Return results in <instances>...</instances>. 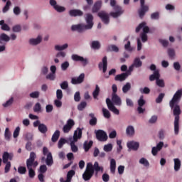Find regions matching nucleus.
Wrapping results in <instances>:
<instances>
[{
  "instance_id": "1",
  "label": "nucleus",
  "mask_w": 182,
  "mask_h": 182,
  "mask_svg": "<svg viewBox=\"0 0 182 182\" xmlns=\"http://www.w3.org/2000/svg\"><path fill=\"white\" fill-rule=\"evenodd\" d=\"M181 97L182 90H178L169 102V106L171 109H173V116H175L173 122L175 134H178V132L180 131V114H181V109L178 103L181 100Z\"/></svg>"
},
{
  "instance_id": "2",
  "label": "nucleus",
  "mask_w": 182,
  "mask_h": 182,
  "mask_svg": "<svg viewBox=\"0 0 182 182\" xmlns=\"http://www.w3.org/2000/svg\"><path fill=\"white\" fill-rule=\"evenodd\" d=\"M103 166H99V162L95 161L94 165L91 162L87 164L86 169L82 174V178L85 180V181H89L92 177H93V175L95 174V176H97V174H99V171H101V173H103Z\"/></svg>"
},
{
  "instance_id": "3",
  "label": "nucleus",
  "mask_w": 182,
  "mask_h": 182,
  "mask_svg": "<svg viewBox=\"0 0 182 182\" xmlns=\"http://www.w3.org/2000/svg\"><path fill=\"white\" fill-rule=\"evenodd\" d=\"M93 19V15L87 13L85 14V22L87 24L73 25L71 29L72 31H76L80 33H82V32H85V31H89L92 29V28H93V25H95Z\"/></svg>"
},
{
  "instance_id": "4",
  "label": "nucleus",
  "mask_w": 182,
  "mask_h": 182,
  "mask_svg": "<svg viewBox=\"0 0 182 182\" xmlns=\"http://www.w3.org/2000/svg\"><path fill=\"white\" fill-rule=\"evenodd\" d=\"M116 0H110V5L112 6L114 11H115V12H111L109 14L112 18H119V16H122L124 14L123 8L119 5H116Z\"/></svg>"
},
{
  "instance_id": "5",
  "label": "nucleus",
  "mask_w": 182,
  "mask_h": 182,
  "mask_svg": "<svg viewBox=\"0 0 182 182\" xmlns=\"http://www.w3.org/2000/svg\"><path fill=\"white\" fill-rule=\"evenodd\" d=\"M79 139H82V129L80 128H77V130L74 132L73 141L70 142L71 150L73 153H76L78 150L77 146L75 144V142L77 141Z\"/></svg>"
},
{
  "instance_id": "6",
  "label": "nucleus",
  "mask_w": 182,
  "mask_h": 182,
  "mask_svg": "<svg viewBox=\"0 0 182 182\" xmlns=\"http://www.w3.org/2000/svg\"><path fill=\"white\" fill-rule=\"evenodd\" d=\"M95 136L98 141H107V134L102 129L95 131Z\"/></svg>"
},
{
  "instance_id": "7",
  "label": "nucleus",
  "mask_w": 182,
  "mask_h": 182,
  "mask_svg": "<svg viewBox=\"0 0 182 182\" xmlns=\"http://www.w3.org/2000/svg\"><path fill=\"white\" fill-rule=\"evenodd\" d=\"M71 59H73L74 62H80L82 66H86L87 63H89V60H87V58H85L77 54H73L71 56Z\"/></svg>"
},
{
  "instance_id": "8",
  "label": "nucleus",
  "mask_w": 182,
  "mask_h": 182,
  "mask_svg": "<svg viewBox=\"0 0 182 182\" xmlns=\"http://www.w3.org/2000/svg\"><path fill=\"white\" fill-rule=\"evenodd\" d=\"M106 103L110 112H112V113H114V114H117V115L120 114V111H119L117 108H116V107L114 106V104H113V102H112V100H110V98L106 99Z\"/></svg>"
},
{
  "instance_id": "9",
  "label": "nucleus",
  "mask_w": 182,
  "mask_h": 182,
  "mask_svg": "<svg viewBox=\"0 0 182 182\" xmlns=\"http://www.w3.org/2000/svg\"><path fill=\"white\" fill-rule=\"evenodd\" d=\"M98 16L105 25H109V23H110V17H109V14L106 13V11L99 12Z\"/></svg>"
},
{
  "instance_id": "10",
  "label": "nucleus",
  "mask_w": 182,
  "mask_h": 182,
  "mask_svg": "<svg viewBox=\"0 0 182 182\" xmlns=\"http://www.w3.org/2000/svg\"><path fill=\"white\" fill-rule=\"evenodd\" d=\"M50 5L53 6V8L57 12L62 13L66 11V8L62 6L58 5V2H56L55 0H50Z\"/></svg>"
},
{
  "instance_id": "11",
  "label": "nucleus",
  "mask_w": 182,
  "mask_h": 182,
  "mask_svg": "<svg viewBox=\"0 0 182 182\" xmlns=\"http://www.w3.org/2000/svg\"><path fill=\"white\" fill-rule=\"evenodd\" d=\"M73 126H75V121L72 119H68L67 124L63 128V133H69Z\"/></svg>"
},
{
  "instance_id": "12",
  "label": "nucleus",
  "mask_w": 182,
  "mask_h": 182,
  "mask_svg": "<svg viewBox=\"0 0 182 182\" xmlns=\"http://www.w3.org/2000/svg\"><path fill=\"white\" fill-rule=\"evenodd\" d=\"M85 82V73H81L77 77H73L71 79L72 85H80Z\"/></svg>"
},
{
  "instance_id": "13",
  "label": "nucleus",
  "mask_w": 182,
  "mask_h": 182,
  "mask_svg": "<svg viewBox=\"0 0 182 182\" xmlns=\"http://www.w3.org/2000/svg\"><path fill=\"white\" fill-rule=\"evenodd\" d=\"M143 29V33L147 34L149 33L150 28L149 26H146V22H142L136 28V33H139L140 32V30Z\"/></svg>"
},
{
  "instance_id": "14",
  "label": "nucleus",
  "mask_w": 182,
  "mask_h": 182,
  "mask_svg": "<svg viewBox=\"0 0 182 182\" xmlns=\"http://www.w3.org/2000/svg\"><path fill=\"white\" fill-rule=\"evenodd\" d=\"M35 159H36V154L35 152H31L30 153V157L26 161V166H28V161H32L31 162V167L33 166V168L38 167V165L39 164L37 161H35Z\"/></svg>"
},
{
  "instance_id": "15",
  "label": "nucleus",
  "mask_w": 182,
  "mask_h": 182,
  "mask_svg": "<svg viewBox=\"0 0 182 182\" xmlns=\"http://www.w3.org/2000/svg\"><path fill=\"white\" fill-rule=\"evenodd\" d=\"M98 67L100 70L102 69L103 73H106V72L107 71V56H105L102 58V62L99 63Z\"/></svg>"
},
{
  "instance_id": "16",
  "label": "nucleus",
  "mask_w": 182,
  "mask_h": 182,
  "mask_svg": "<svg viewBox=\"0 0 182 182\" xmlns=\"http://www.w3.org/2000/svg\"><path fill=\"white\" fill-rule=\"evenodd\" d=\"M2 159L3 163H11V161H8V160H14V153H9L8 151H5L3 153Z\"/></svg>"
},
{
  "instance_id": "17",
  "label": "nucleus",
  "mask_w": 182,
  "mask_h": 182,
  "mask_svg": "<svg viewBox=\"0 0 182 182\" xmlns=\"http://www.w3.org/2000/svg\"><path fill=\"white\" fill-rule=\"evenodd\" d=\"M112 103L116 106H122V98L117 94L112 95Z\"/></svg>"
},
{
  "instance_id": "18",
  "label": "nucleus",
  "mask_w": 182,
  "mask_h": 182,
  "mask_svg": "<svg viewBox=\"0 0 182 182\" xmlns=\"http://www.w3.org/2000/svg\"><path fill=\"white\" fill-rule=\"evenodd\" d=\"M27 168L28 170V176L30 178H33L36 176L35 171L32 168V161H28Z\"/></svg>"
},
{
  "instance_id": "19",
  "label": "nucleus",
  "mask_w": 182,
  "mask_h": 182,
  "mask_svg": "<svg viewBox=\"0 0 182 182\" xmlns=\"http://www.w3.org/2000/svg\"><path fill=\"white\" fill-rule=\"evenodd\" d=\"M127 73H123L122 74L117 75L114 77V80H116L117 82H124V80H126V79H127Z\"/></svg>"
},
{
  "instance_id": "20",
  "label": "nucleus",
  "mask_w": 182,
  "mask_h": 182,
  "mask_svg": "<svg viewBox=\"0 0 182 182\" xmlns=\"http://www.w3.org/2000/svg\"><path fill=\"white\" fill-rule=\"evenodd\" d=\"M158 79H160V72L157 70L149 76V80L150 82H154V80H156V82Z\"/></svg>"
},
{
  "instance_id": "21",
  "label": "nucleus",
  "mask_w": 182,
  "mask_h": 182,
  "mask_svg": "<svg viewBox=\"0 0 182 182\" xmlns=\"http://www.w3.org/2000/svg\"><path fill=\"white\" fill-rule=\"evenodd\" d=\"M71 16H83V11L79 9H73L69 11Z\"/></svg>"
},
{
  "instance_id": "22",
  "label": "nucleus",
  "mask_w": 182,
  "mask_h": 182,
  "mask_svg": "<svg viewBox=\"0 0 182 182\" xmlns=\"http://www.w3.org/2000/svg\"><path fill=\"white\" fill-rule=\"evenodd\" d=\"M42 42V36H38L36 38H31L29 40L30 45L36 46L39 45V43Z\"/></svg>"
},
{
  "instance_id": "23",
  "label": "nucleus",
  "mask_w": 182,
  "mask_h": 182,
  "mask_svg": "<svg viewBox=\"0 0 182 182\" xmlns=\"http://www.w3.org/2000/svg\"><path fill=\"white\" fill-rule=\"evenodd\" d=\"M100 8H102V1L95 2L92 7V13L96 14V12H99V11H100Z\"/></svg>"
},
{
  "instance_id": "24",
  "label": "nucleus",
  "mask_w": 182,
  "mask_h": 182,
  "mask_svg": "<svg viewBox=\"0 0 182 182\" xmlns=\"http://www.w3.org/2000/svg\"><path fill=\"white\" fill-rule=\"evenodd\" d=\"M59 137H60V131L57 129L53 133V134L51 137V141H53V143H56V141H58V140H59Z\"/></svg>"
},
{
  "instance_id": "25",
  "label": "nucleus",
  "mask_w": 182,
  "mask_h": 182,
  "mask_svg": "<svg viewBox=\"0 0 182 182\" xmlns=\"http://www.w3.org/2000/svg\"><path fill=\"white\" fill-rule=\"evenodd\" d=\"M174 161V170L175 171H178L181 168V161L179 159L176 158L173 159Z\"/></svg>"
},
{
  "instance_id": "26",
  "label": "nucleus",
  "mask_w": 182,
  "mask_h": 182,
  "mask_svg": "<svg viewBox=\"0 0 182 182\" xmlns=\"http://www.w3.org/2000/svg\"><path fill=\"white\" fill-rule=\"evenodd\" d=\"M109 168L112 174H114V173H116V160L114 159L110 160Z\"/></svg>"
},
{
  "instance_id": "27",
  "label": "nucleus",
  "mask_w": 182,
  "mask_h": 182,
  "mask_svg": "<svg viewBox=\"0 0 182 182\" xmlns=\"http://www.w3.org/2000/svg\"><path fill=\"white\" fill-rule=\"evenodd\" d=\"M128 149H132V150H137L139 149V143L134 141H130L127 144Z\"/></svg>"
},
{
  "instance_id": "28",
  "label": "nucleus",
  "mask_w": 182,
  "mask_h": 182,
  "mask_svg": "<svg viewBox=\"0 0 182 182\" xmlns=\"http://www.w3.org/2000/svg\"><path fill=\"white\" fill-rule=\"evenodd\" d=\"M92 146H93V141H90L89 142L87 141H85L84 143L85 151H89V150H90V149L92 148Z\"/></svg>"
},
{
  "instance_id": "29",
  "label": "nucleus",
  "mask_w": 182,
  "mask_h": 182,
  "mask_svg": "<svg viewBox=\"0 0 182 182\" xmlns=\"http://www.w3.org/2000/svg\"><path fill=\"white\" fill-rule=\"evenodd\" d=\"M46 163L47 166H50L53 164V158L52 157V154L48 153L47 155V159L46 160Z\"/></svg>"
},
{
  "instance_id": "30",
  "label": "nucleus",
  "mask_w": 182,
  "mask_h": 182,
  "mask_svg": "<svg viewBox=\"0 0 182 182\" xmlns=\"http://www.w3.org/2000/svg\"><path fill=\"white\" fill-rule=\"evenodd\" d=\"M126 134L127 136H134V127L132 125H129L127 127Z\"/></svg>"
},
{
  "instance_id": "31",
  "label": "nucleus",
  "mask_w": 182,
  "mask_h": 182,
  "mask_svg": "<svg viewBox=\"0 0 182 182\" xmlns=\"http://www.w3.org/2000/svg\"><path fill=\"white\" fill-rule=\"evenodd\" d=\"M107 52H119V47L116 45H109L107 48Z\"/></svg>"
},
{
  "instance_id": "32",
  "label": "nucleus",
  "mask_w": 182,
  "mask_h": 182,
  "mask_svg": "<svg viewBox=\"0 0 182 182\" xmlns=\"http://www.w3.org/2000/svg\"><path fill=\"white\" fill-rule=\"evenodd\" d=\"M142 65H143V62L140 60L139 58H136L134 59L133 63V66H134V68H141Z\"/></svg>"
},
{
  "instance_id": "33",
  "label": "nucleus",
  "mask_w": 182,
  "mask_h": 182,
  "mask_svg": "<svg viewBox=\"0 0 182 182\" xmlns=\"http://www.w3.org/2000/svg\"><path fill=\"white\" fill-rule=\"evenodd\" d=\"M38 130L40 133H42L43 134H45L48 132V127L45 125V124H41L38 126Z\"/></svg>"
},
{
  "instance_id": "34",
  "label": "nucleus",
  "mask_w": 182,
  "mask_h": 182,
  "mask_svg": "<svg viewBox=\"0 0 182 182\" xmlns=\"http://www.w3.org/2000/svg\"><path fill=\"white\" fill-rule=\"evenodd\" d=\"M147 11H149V7H141V9L139 10V17L143 18V16L146 15Z\"/></svg>"
},
{
  "instance_id": "35",
  "label": "nucleus",
  "mask_w": 182,
  "mask_h": 182,
  "mask_svg": "<svg viewBox=\"0 0 182 182\" xmlns=\"http://www.w3.org/2000/svg\"><path fill=\"white\" fill-rule=\"evenodd\" d=\"M99 93H100V87H99V85H96L95 89L92 92L94 99H98L97 97L99 96Z\"/></svg>"
},
{
  "instance_id": "36",
  "label": "nucleus",
  "mask_w": 182,
  "mask_h": 182,
  "mask_svg": "<svg viewBox=\"0 0 182 182\" xmlns=\"http://www.w3.org/2000/svg\"><path fill=\"white\" fill-rule=\"evenodd\" d=\"M11 5H12V2H11V1L8 0L6 3V5L3 8V10H2L3 13L6 14V12H8L9 11V8Z\"/></svg>"
},
{
  "instance_id": "37",
  "label": "nucleus",
  "mask_w": 182,
  "mask_h": 182,
  "mask_svg": "<svg viewBox=\"0 0 182 182\" xmlns=\"http://www.w3.org/2000/svg\"><path fill=\"white\" fill-rule=\"evenodd\" d=\"M100 46V42H99L98 41H94L91 43V48L95 50H99Z\"/></svg>"
},
{
  "instance_id": "38",
  "label": "nucleus",
  "mask_w": 182,
  "mask_h": 182,
  "mask_svg": "<svg viewBox=\"0 0 182 182\" xmlns=\"http://www.w3.org/2000/svg\"><path fill=\"white\" fill-rule=\"evenodd\" d=\"M132 89V84H130V82H127L126 85H124L122 87V92L123 93H127V92H129V90H130Z\"/></svg>"
},
{
  "instance_id": "39",
  "label": "nucleus",
  "mask_w": 182,
  "mask_h": 182,
  "mask_svg": "<svg viewBox=\"0 0 182 182\" xmlns=\"http://www.w3.org/2000/svg\"><path fill=\"white\" fill-rule=\"evenodd\" d=\"M69 46V45H68V43H65L63 46H55V50H65V49H68V47Z\"/></svg>"
},
{
  "instance_id": "40",
  "label": "nucleus",
  "mask_w": 182,
  "mask_h": 182,
  "mask_svg": "<svg viewBox=\"0 0 182 182\" xmlns=\"http://www.w3.org/2000/svg\"><path fill=\"white\" fill-rule=\"evenodd\" d=\"M139 164L144 166V167H149V166H150V163H149V161H147L146 158H141L139 160Z\"/></svg>"
},
{
  "instance_id": "41",
  "label": "nucleus",
  "mask_w": 182,
  "mask_h": 182,
  "mask_svg": "<svg viewBox=\"0 0 182 182\" xmlns=\"http://www.w3.org/2000/svg\"><path fill=\"white\" fill-rule=\"evenodd\" d=\"M102 113H103V116H104V117H105V119H110V117H111L110 112H109V110H107V109L102 108Z\"/></svg>"
},
{
  "instance_id": "42",
  "label": "nucleus",
  "mask_w": 182,
  "mask_h": 182,
  "mask_svg": "<svg viewBox=\"0 0 182 182\" xmlns=\"http://www.w3.org/2000/svg\"><path fill=\"white\" fill-rule=\"evenodd\" d=\"M156 86H159V87H164L166 86V84L164 83V80H161L160 78H158L156 81Z\"/></svg>"
},
{
  "instance_id": "43",
  "label": "nucleus",
  "mask_w": 182,
  "mask_h": 182,
  "mask_svg": "<svg viewBox=\"0 0 182 182\" xmlns=\"http://www.w3.org/2000/svg\"><path fill=\"white\" fill-rule=\"evenodd\" d=\"M6 140H11V132H9V128H6L5 133H4Z\"/></svg>"
},
{
  "instance_id": "44",
  "label": "nucleus",
  "mask_w": 182,
  "mask_h": 182,
  "mask_svg": "<svg viewBox=\"0 0 182 182\" xmlns=\"http://www.w3.org/2000/svg\"><path fill=\"white\" fill-rule=\"evenodd\" d=\"M112 150H113V145H112V144H108L104 146V151L107 153L109 151H112Z\"/></svg>"
},
{
  "instance_id": "45",
  "label": "nucleus",
  "mask_w": 182,
  "mask_h": 182,
  "mask_svg": "<svg viewBox=\"0 0 182 182\" xmlns=\"http://www.w3.org/2000/svg\"><path fill=\"white\" fill-rule=\"evenodd\" d=\"M164 96H166L164 93L159 94L158 97L156 99V103H161V102H163V99H164Z\"/></svg>"
},
{
  "instance_id": "46",
  "label": "nucleus",
  "mask_w": 182,
  "mask_h": 182,
  "mask_svg": "<svg viewBox=\"0 0 182 182\" xmlns=\"http://www.w3.org/2000/svg\"><path fill=\"white\" fill-rule=\"evenodd\" d=\"M87 105V103H86V102H81L80 104L78 105L77 106V109L80 111L83 110V109H85L86 107V106Z\"/></svg>"
},
{
  "instance_id": "47",
  "label": "nucleus",
  "mask_w": 182,
  "mask_h": 182,
  "mask_svg": "<svg viewBox=\"0 0 182 182\" xmlns=\"http://www.w3.org/2000/svg\"><path fill=\"white\" fill-rule=\"evenodd\" d=\"M14 103V97L10 98L6 103L3 104L4 107H9Z\"/></svg>"
},
{
  "instance_id": "48",
  "label": "nucleus",
  "mask_w": 182,
  "mask_h": 182,
  "mask_svg": "<svg viewBox=\"0 0 182 182\" xmlns=\"http://www.w3.org/2000/svg\"><path fill=\"white\" fill-rule=\"evenodd\" d=\"M56 96L58 100H62V98L63 97V92H62V90H57Z\"/></svg>"
},
{
  "instance_id": "49",
  "label": "nucleus",
  "mask_w": 182,
  "mask_h": 182,
  "mask_svg": "<svg viewBox=\"0 0 182 182\" xmlns=\"http://www.w3.org/2000/svg\"><path fill=\"white\" fill-rule=\"evenodd\" d=\"M21 132V127H17L13 134V136L14 139H16V137H18L19 136V133Z\"/></svg>"
},
{
  "instance_id": "50",
  "label": "nucleus",
  "mask_w": 182,
  "mask_h": 182,
  "mask_svg": "<svg viewBox=\"0 0 182 182\" xmlns=\"http://www.w3.org/2000/svg\"><path fill=\"white\" fill-rule=\"evenodd\" d=\"M160 18V13L154 12L151 14V19L157 20Z\"/></svg>"
},
{
  "instance_id": "51",
  "label": "nucleus",
  "mask_w": 182,
  "mask_h": 182,
  "mask_svg": "<svg viewBox=\"0 0 182 182\" xmlns=\"http://www.w3.org/2000/svg\"><path fill=\"white\" fill-rule=\"evenodd\" d=\"M40 92L39 91H36L30 93V97L32 99H38L39 97Z\"/></svg>"
},
{
  "instance_id": "52",
  "label": "nucleus",
  "mask_w": 182,
  "mask_h": 182,
  "mask_svg": "<svg viewBox=\"0 0 182 182\" xmlns=\"http://www.w3.org/2000/svg\"><path fill=\"white\" fill-rule=\"evenodd\" d=\"M13 12L14 15H16V16H18V15H21V7L15 6L13 9Z\"/></svg>"
},
{
  "instance_id": "53",
  "label": "nucleus",
  "mask_w": 182,
  "mask_h": 182,
  "mask_svg": "<svg viewBox=\"0 0 182 182\" xmlns=\"http://www.w3.org/2000/svg\"><path fill=\"white\" fill-rule=\"evenodd\" d=\"M18 173H19V174H26V167H25V166H19L18 168Z\"/></svg>"
},
{
  "instance_id": "54",
  "label": "nucleus",
  "mask_w": 182,
  "mask_h": 182,
  "mask_svg": "<svg viewBox=\"0 0 182 182\" xmlns=\"http://www.w3.org/2000/svg\"><path fill=\"white\" fill-rule=\"evenodd\" d=\"M66 143V139L65 138H61L58 141V149H62L63 147V144Z\"/></svg>"
},
{
  "instance_id": "55",
  "label": "nucleus",
  "mask_w": 182,
  "mask_h": 182,
  "mask_svg": "<svg viewBox=\"0 0 182 182\" xmlns=\"http://www.w3.org/2000/svg\"><path fill=\"white\" fill-rule=\"evenodd\" d=\"M46 171H48V167L46 165H41L39 169L40 174H43Z\"/></svg>"
},
{
  "instance_id": "56",
  "label": "nucleus",
  "mask_w": 182,
  "mask_h": 182,
  "mask_svg": "<svg viewBox=\"0 0 182 182\" xmlns=\"http://www.w3.org/2000/svg\"><path fill=\"white\" fill-rule=\"evenodd\" d=\"M4 164H6L4 168V173H9V171L11 170V162H6Z\"/></svg>"
},
{
  "instance_id": "57",
  "label": "nucleus",
  "mask_w": 182,
  "mask_h": 182,
  "mask_svg": "<svg viewBox=\"0 0 182 182\" xmlns=\"http://www.w3.org/2000/svg\"><path fill=\"white\" fill-rule=\"evenodd\" d=\"M146 105V101L143 99V96H141L139 100H138L139 107H143Z\"/></svg>"
},
{
  "instance_id": "58",
  "label": "nucleus",
  "mask_w": 182,
  "mask_h": 182,
  "mask_svg": "<svg viewBox=\"0 0 182 182\" xmlns=\"http://www.w3.org/2000/svg\"><path fill=\"white\" fill-rule=\"evenodd\" d=\"M60 87H61V89H63V90H66V89H68V87H69V84L68 83V81H63V82L60 84Z\"/></svg>"
},
{
  "instance_id": "59",
  "label": "nucleus",
  "mask_w": 182,
  "mask_h": 182,
  "mask_svg": "<svg viewBox=\"0 0 182 182\" xmlns=\"http://www.w3.org/2000/svg\"><path fill=\"white\" fill-rule=\"evenodd\" d=\"M74 176H75V171L70 170L67 173V178H68V180L72 181V177H73Z\"/></svg>"
},
{
  "instance_id": "60",
  "label": "nucleus",
  "mask_w": 182,
  "mask_h": 182,
  "mask_svg": "<svg viewBox=\"0 0 182 182\" xmlns=\"http://www.w3.org/2000/svg\"><path fill=\"white\" fill-rule=\"evenodd\" d=\"M42 109V107L41 106V104L39 102H37L33 108L34 112H41V109Z\"/></svg>"
},
{
  "instance_id": "61",
  "label": "nucleus",
  "mask_w": 182,
  "mask_h": 182,
  "mask_svg": "<svg viewBox=\"0 0 182 182\" xmlns=\"http://www.w3.org/2000/svg\"><path fill=\"white\" fill-rule=\"evenodd\" d=\"M69 68V62L65 61L61 65L62 70H66Z\"/></svg>"
},
{
  "instance_id": "62",
  "label": "nucleus",
  "mask_w": 182,
  "mask_h": 182,
  "mask_svg": "<svg viewBox=\"0 0 182 182\" xmlns=\"http://www.w3.org/2000/svg\"><path fill=\"white\" fill-rule=\"evenodd\" d=\"M21 30H22V28H21V26H19V25H16V26H13V28H12L13 32H21Z\"/></svg>"
},
{
  "instance_id": "63",
  "label": "nucleus",
  "mask_w": 182,
  "mask_h": 182,
  "mask_svg": "<svg viewBox=\"0 0 182 182\" xmlns=\"http://www.w3.org/2000/svg\"><path fill=\"white\" fill-rule=\"evenodd\" d=\"M46 77V79H48L49 80H53L54 79H55L56 76L55 75V74L53 73H52L47 75Z\"/></svg>"
},
{
  "instance_id": "64",
  "label": "nucleus",
  "mask_w": 182,
  "mask_h": 182,
  "mask_svg": "<svg viewBox=\"0 0 182 182\" xmlns=\"http://www.w3.org/2000/svg\"><path fill=\"white\" fill-rule=\"evenodd\" d=\"M140 36H141V39L142 42H144V43L147 42V39H148L147 34L141 33L140 34Z\"/></svg>"
}]
</instances>
